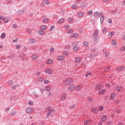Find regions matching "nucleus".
<instances>
[{"mask_svg": "<svg viewBox=\"0 0 125 125\" xmlns=\"http://www.w3.org/2000/svg\"><path fill=\"white\" fill-rule=\"evenodd\" d=\"M74 82V80L72 78H67L65 81V84H70Z\"/></svg>", "mask_w": 125, "mask_h": 125, "instance_id": "f257e3e1", "label": "nucleus"}, {"mask_svg": "<svg viewBox=\"0 0 125 125\" xmlns=\"http://www.w3.org/2000/svg\"><path fill=\"white\" fill-rule=\"evenodd\" d=\"M34 110L32 107H28L26 109V112L28 114H32V113H34Z\"/></svg>", "mask_w": 125, "mask_h": 125, "instance_id": "f03ea898", "label": "nucleus"}, {"mask_svg": "<svg viewBox=\"0 0 125 125\" xmlns=\"http://www.w3.org/2000/svg\"><path fill=\"white\" fill-rule=\"evenodd\" d=\"M71 38H74V39H78L80 37V35L78 33H73L72 34H70Z\"/></svg>", "mask_w": 125, "mask_h": 125, "instance_id": "7ed1b4c3", "label": "nucleus"}, {"mask_svg": "<svg viewBox=\"0 0 125 125\" xmlns=\"http://www.w3.org/2000/svg\"><path fill=\"white\" fill-rule=\"evenodd\" d=\"M103 13L101 12H96L94 14V17L95 18H99L100 17V15H102Z\"/></svg>", "mask_w": 125, "mask_h": 125, "instance_id": "20e7f679", "label": "nucleus"}, {"mask_svg": "<svg viewBox=\"0 0 125 125\" xmlns=\"http://www.w3.org/2000/svg\"><path fill=\"white\" fill-rule=\"evenodd\" d=\"M75 61L76 63H78V64H80V63L82 62V58L80 57H77L75 59Z\"/></svg>", "mask_w": 125, "mask_h": 125, "instance_id": "39448f33", "label": "nucleus"}, {"mask_svg": "<svg viewBox=\"0 0 125 125\" xmlns=\"http://www.w3.org/2000/svg\"><path fill=\"white\" fill-rule=\"evenodd\" d=\"M111 45L112 47H113V48H114V47H116L117 46V41H116V40H113L112 42H111Z\"/></svg>", "mask_w": 125, "mask_h": 125, "instance_id": "423d86ee", "label": "nucleus"}, {"mask_svg": "<svg viewBox=\"0 0 125 125\" xmlns=\"http://www.w3.org/2000/svg\"><path fill=\"white\" fill-rule=\"evenodd\" d=\"M76 88V86L74 84H71L68 87V90L69 91H72L73 89Z\"/></svg>", "mask_w": 125, "mask_h": 125, "instance_id": "0eeeda50", "label": "nucleus"}, {"mask_svg": "<svg viewBox=\"0 0 125 125\" xmlns=\"http://www.w3.org/2000/svg\"><path fill=\"white\" fill-rule=\"evenodd\" d=\"M66 98H67V94H63L61 97V100H62V101H64V100H66Z\"/></svg>", "mask_w": 125, "mask_h": 125, "instance_id": "6e6552de", "label": "nucleus"}, {"mask_svg": "<svg viewBox=\"0 0 125 125\" xmlns=\"http://www.w3.org/2000/svg\"><path fill=\"white\" fill-rule=\"evenodd\" d=\"M45 72L47 73V74H52L53 73V70L50 68H47L45 70Z\"/></svg>", "mask_w": 125, "mask_h": 125, "instance_id": "1a4fd4ad", "label": "nucleus"}, {"mask_svg": "<svg viewBox=\"0 0 125 125\" xmlns=\"http://www.w3.org/2000/svg\"><path fill=\"white\" fill-rule=\"evenodd\" d=\"M75 88H76V91H81V90H82V88H83V85H79L77 86H76Z\"/></svg>", "mask_w": 125, "mask_h": 125, "instance_id": "9d476101", "label": "nucleus"}, {"mask_svg": "<svg viewBox=\"0 0 125 125\" xmlns=\"http://www.w3.org/2000/svg\"><path fill=\"white\" fill-rule=\"evenodd\" d=\"M98 33H99V31H98V30L97 29L95 30L93 35V38H96V37L98 36Z\"/></svg>", "mask_w": 125, "mask_h": 125, "instance_id": "9b49d317", "label": "nucleus"}, {"mask_svg": "<svg viewBox=\"0 0 125 125\" xmlns=\"http://www.w3.org/2000/svg\"><path fill=\"white\" fill-rule=\"evenodd\" d=\"M125 66H119L117 67V71L121 72V71H124V70H125Z\"/></svg>", "mask_w": 125, "mask_h": 125, "instance_id": "f8f14e48", "label": "nucleus"}, {"mask_svg": "<svg viewBox=\"0 0 125 125\" xmlns=\"http://www.w3.org/2000/svg\"><path fill=\"white\" fill-rule=\"evenodd\" d=\"M116 90L117 91H124V88L122 86H118L116 87Z\"/></svg>", "mask_w": 125, "mask_h": 125, "instance_id": "ddd939ff", "label": "nucleus"}, {"mask_svg": "<svg viewBox=\"0 0 125 125\" xmlns=\"http://www.w3.org/2000/svg\"><path fill=\"white\" fill-rule=\"evenodd\" d=\"M52 63H53V60L51 59H49L46 61L47 64H52Z\"/></svg>", "mask_w": 125, "mask_h": 125, "instance_id": "4468645a", "label": "nucleus"}, {"mask_svg": "<svg viewBox=\"0 0 125 125\" xmlns=\"http://www.w3.org/2000/svg\"><path fill=\"white\" fill-rule=\"evenodd\" d=\"M106 120H107V116L104 115L102 117V119H101L102 122L104 123V122H105V121H106Z\"/></svg>", "mask_w": 125, "mask_h": 125, "instance_id": "2eb2a0df", "label": "nucleus"}, {"mask_svg": "<svg viewBox=\"0 0 125 125\" xmlns=\"http://www.w3.org/2000/svg\"><path fill=\"white\" fill-rule=\"evenodd\" d=\"M95 88L96 90H99L101 88V84H99L95 86Z\"/></svg>", "mask_w": 125, "mask_h": 125, "instance_id": "dca6fc26", "label": "nucleus"}, {"mask_svg": "<svg viewBox=\"0 0 125 125\" xmlns=\"http://www.w3.org/2000/svg\"><path fill=\"white\" fill-rule=\"evenodd\" d=\"M71 8L72 9H78L79 8V6L76 4H73L71 6Z\"/></svg>", "mask_w": 125, "mask_h": 125, "instance_id": "f3484780", "label": "nucleus"}, {"mask_svg": "<svg viewBox=\"0 0 125 125\" xmlns=\"http://www.w3.org/2000/svg\"><path fill=\"white\" fill-rule=\"evenodd\" d=\"M115 97H116V93H113L110 96V99L111 100H114V99H115Z\"/></svg>", "mask_w": 125, "mask_h": 125, "instance_id": "a211bd4d", "label": "nucleus"}, {"mask_svg": "<svg viewBox=\"0 0 125 125\" xmlns=\"http://www.w3.org/2000/svg\"><path fill=\"white\" fill-rule=\"evenodd\" d=\"M9 21H10V18L7 17L4 20V23H8Z\"/></svg>", "mask_w": 125, "mask_h": 125, "instance_id": "6ab92c4d", "label": "nucleus"}, {"mask_svg": "<svg viewBox=\"0 0 125 125\" xmlns=\"http://www.w3.org/2000/svg\"><path fill=\"white\" fill-rule=\"evenodd\" d=\"M103 21H104V15H103L102 14V16L100 18L101 24H102V23H103Z\"/></svg>", "mask_w": 125, "mask_h": 125, "instance_id": "aec40b11", "label": "nucleus"}, {"mask_svg": "<svg viewBox=\"0 0 125 125\" xmlns=\"http://www.w3.org/2000/svg\"><path fill=\"white\" fill-rule=\"evenodd\" d=\"M38 57H39L38 56V55H33V56H32L31 58H32V59H33L34 60H36L38 59Z\"/></svg>", "mask_w": 125, "mask_h": 125, "instance_id": "412c9836", "label": "nucleus"}, {"mask_svg": "<svg viewBox=\"0 0 125 125\" xmlns=\"http://www.w3.org/2000/svg\"><path fill=\"white\" fill-rule=\"evenodd\" d=\"M103 52H104V53H105V57H108V56H109V55H110V53L108 52L105 51V50H103Z\"/></svg>", "mask_w": 125, "mask_h": 125, "instance_id": "4be33fe9", "label": "nucleus"}, {"mask_svg": "<svg viewBox=\"0 0 125 125\" xmlns=\"http://www.w3.org/2000/svg\"><path fill=\"white\" fill-rule=\"evenodd\" d=\"M91 111L93 112V113H98V111L96 108H93L91 109Z\"/></svg>", "mask_w": 125, "mask_h": 125, "instance_id": "5701e85b", "label": "nucleus"}, {"mask_svg": "<svg viewBox=\"0 0 125 125\" xmlns=\"http://www.w3.org/2000/svg\"><path fill=\"white\" fill-rule=\"evenodd\" d=\"M105 92H106V90H105L104 89L101 90L99 92V94H103V93H105Z\"/></svg>", "mask_w": 125, "mask_h": 125, "instance_id": "b1692460", "label": "nucleus"}, {"mask_svg": "<svg viewBox=\"0 0 125 125\" xmlns=\"http://www.w3.org/2000/svg\"><path fill=\"white\" fill-rule=\"evenodd\" d=\"M43 1L44 2V3L46 5H48V4H49V3H50L49 0H43Z\"/></svg>", "mask_w": 125, "mask_h": 125, "instance_id": "393cba45", "label": "nucleus"}, {"mask_svg": "<svg viewBox=\"0 0 125 125\" xmlns=\"http://www.w3.org/2000/svg\"><path fill=\"white\" fill-rule=\"evenodd\" d=\"M46 111H51V110H53L54 109H52V108H51V106H48L47 107H46Z\"/></svg>", "mask_w": 125, "mask_h": 125, "instance_id": "a878e982", "label": "nucleus"}, {"mask_svg": "<svg viewBox=\"0 0 125 125\" xmlns=\"http://www.w3.org/2000/svg\"><path fill=\"white\" fill-rule=\"evenodd\" d=\"M114 35H115V33H114V32H109L108 37L109 38H112V37H113Z\"/></svg>", "mask_w": 125, "mask_h": 125, "instance_id": "bb28decb", "label": "nucleus"}, {"mask_svg": "<svg viewBox=\"0 0 125 125\" xmlns=\"http://www.w3.org/2000/svg\"><path fill=\"white\" fill-rule=\"evenodd\" d=\"M29 42L30 43H35V42H36V40L35 39H30L29 40Z\"/></svg>", "mask_w": 125, "mask_h": 125, "instance_id": "cd10ccee", "label": "nucleus"}, {"mask_svg": "<svg viewBox=\"0 0 125 125\" xmlns=\"http://www.w3.org/2000/svg\"><path fill=\"white\" fill-rule=\"evenodd\" d=\"M52 112H53V110H49V112L47 113V117H50V115H51Z\"/></svg>", "mask_w": 125, "mask_h": 125, "instance_id": "c85d7f7f", "label": "nucleus"}, {"mask_svg": "<svg viewBox=\"0 0 125 125\" xmlns=\"http://www.w3.org/2000/svg\"><path fill=\"white\" fill-rule=\"evenodd\" d=\"M49 21V19L48 18H45L43 20L42 22L43 23H47Z\"/></svg>", "mask_w": 125, "mask_h": 125, "instance_id": "c756f323", "label": "nucleus"}, {"mask_svg": "<svg viewBox=\"0 0 125 125\" xmlns=\"http://www.w3.org/2000/svg\"><path fill=\"white\" fill-rule=\"evenodd\" d=\"M45 89V90H46V91H50V90H51V87L49 86H47V87H46Z\"/></svg>", "mask_w": 125, "mask_h": 125, "instance_id": "7c9ffc66", "label": "nucleus"}, {"mask_svg": "<svg viewBox=\"0 0 125 125\" xmlns=\"http://www.w3.org/2000/svg\"><path fill=\"white\" fill-rule=\"evenodd\" d=\"M41 30H43V31H46V30H47V27L44 25H42L41 26Z\"/></svg>", "mask_w": 125, "mask_h": 125, "instance_id": "2f4dec72", "label": "nucleus"}, {"mask_svg": "<svg viewBox=\"0 0 125 125\" xmlns=\"http://www.w3.org/2000/svg\"><path fill=\"white\" fill-rule=\"evenodd\" d=\"M90 123V120H86V121L84 122V125H89Z\"/></svg>", "mask_w": 125, "mask_h": 125, "instance_id": "473e14b6", "label": "nucleus"}, {"mask_svg": "<svg viewBox=\"0 0 125 125\" xmlns=\"http://www.w3.org/2000/svg\"><path fill=\"white\" fill-rule=\"evenodd\" d=\"M73 50L74 51H79V47H78V46H74L73 48Z\"/></svg>", "mask_w": 125, "mask_h": 125, "instance_id": "72a5a7b5", "label": "nucleus"}, {"mask_svg": "<svg viewBox=\"0 0 125 125\" xmlns=\"http://www.w3.org/2000/svg\"><path fill=\"white\" fill-rule=\"evenodd\" d=\"M111 70V66H108L107 67H106L104 71L105 72H109Z\"/></svg>", "mask_w": 125, "mask_h": 125, "instance_id": "f704fd0d", "label": "nucleus"}, {"mask_svg": "<svg viewBox=\"0 0 125 125\" xmlns=\"http://www.w3.org/2000/svg\"><path fill=\"white\" fill-rule=\"evenodd\" d=\"M83 15H84L83 13L79 12L78 16V17H83Z\"/></svg>", "mask_w": 125, "mask_h": 125, "instance_id": "c9c22d12", "label": "nucleus"}, {"mask_svg": "<svg viewBox=\"0 0 125 125\" xmlns=\"http://www.w3.org/2000/svg\"><path fill=\"white\" fill-rule=\"evenodd\" d=\"M63 59H64V57H63V56H59L58 58V60L59 61H61L63 60Z\"/></svg>", "mask_w": 125, "mask_h": 125, "instance_id": "e433bc0d", "label": "nucleus"}, {"mask_svg": "<svg viewBox=\"0 0 125 125\" xmlns=\"http://www.w3.org/2000/svg\"><path fill=\"white\" fill-rule=\"evenodd\" d=\"M70 109H75L76 108V104H75L70 105Z\"/></svg>", "mask_w": 125, "mask_h": 125, "instance_id": "4c0bfd02", "label": "nucleus"}, {"mask_svg": "<svg viewBox=\"0 0 125 125\" xmlns=\"http://www.w3.org/2000/svg\"><path fill=\"white\" fill-rule=\"evenodd\" d=\"M67 34H71V35H72L74 33V31H73V30L70 29L67 32Z\"/></svg>", "mask_w": 125, "mask_h": 125, "instance_id": "58836bf2", "label": "nucleus"}, {"mask_svg": "<svg viewBox=\"0 0 125 125\" xmlns=\"http://www.w3.org/2000/svg\"><path fill=\"white\" fill-rule=\"evenodd\" d=\"M63 22L64 19H61L58 21V24H62V23H63Z\"/></svg>", "mask_w": 125, "mask_h": 125, "instance_id": "ea45409f", "label": "nucleus"}, {"mask_svg": "<svg viewBox=\"0 0 125 125\" xmlns=\"http://www.w3.org/2000/svg\"><path fill=\"white\" fill-rule=\"evenodd\" d=\"M17 87H19V84L14 85L12 87V89H15Z\"/></svg>", "mask_w": 125, "mask_h": 125, "instance_id": "a19ab883", "label": "nucleus"}, {"mask_svg": "<svg viewBox=\"0 0 125 125\" xmlns=\"http://www.w3.org/2000/svg\"><path fill=\"white\" fill-rule=\"evenodd\" d=\"M6 35H5V33H2L1 35H0V38L1 39H4V38H5Z\"/></svg>", "mask_w": 125, "mask_h": 125, "instance_id": "79ce46f5", "label": "nucleus"}, {"mask_svg": "<svg viewBox=\"0 0 125 125\" xmlns=\"http://www.w3.org/2000/svg\"><path fill=\"white\" fill-rule=\"evenodd\" d=\"M94 40L96 42H98V41H99V37L96 36V37L94 38Z\"/></svg>", "mask_w": 125, "mask_h": 125, "instance_id": "37998d69", "label": "nucleus"}, {"mask_svg": "<svg viewBox=\"0 0 125 125\" xmlns=\"http://www.w3.org/2000/svg\"><path fill=\"white\" fill-rule=\"evenodd\" d=\"M11 115H16L17 113H16V111L14 110V111H12L10 112Z\"/></svg>", "mask_w": 125, "mask_h": 125, "instance_id": "c03bdc74", "label": "nucleus"}, {"mask_svg": "<svg viewBox=\"0 0 125 125\" xmlns=\"http://www.w3.org/2000/svg\"><path fill=\"white\" fill-rule=\"evenodd\" d=\"M39 35H44V31L42 30H40L39 31Z\"/></svg>", "mask_w": 125, "mask_h": 125, "instance_id": "a18cd8bd", "label": "nucleus"}, {"mask_svg": "<svg viewBox=\"0 0 125 125\" xmlns=\"http://www.w3.org/2000/svg\"><path fill=\"white\" fill-rule=\"evenodd\" d=\"M87 13H88L87 15H88L89 16H91V15H92L93 12H92V11L91 10V11H88Z\"/></svg>", "mask_w": 125, "mask_h": 125, "instance_id": "49530a36", "label": "nucleus"}, {"mask_svg": "<svg viewBox=\"0 0 125 125\" xmlns=\"http://www.w3.org/2000/svg\"><path fill=\"white\" fill-rule=\"evenodd\" d=\"M73 20H74L73 18H69L68 19V22H69V23H72V22H73Z\"/></svg>", "mask_w": 125, "mask_h": 125, "instance_id": "de8ad7c7", "label": "nucleus"}, {"mask_svg": "<svg viewBox=\"0 0 125 125\" xmlns=\"http://www.w3.org/2000/svg\"><path fill=\"white\" fill-rule=\"evenodd\" d=\"M64 30H68V29H70V26L66 25L64 27Z\"/></svg>", "mask_w": 125, "mask_h": 125, "instance_id": "09e8293b", "label": "nucleus"}, {"mask_svg": "<svg viewBox=\"0 0 125 125\" xmlns=\"http://www.w3.org/2000/svg\"><path fill=\"white\" fill-rule=\"evenodd\" d=\"M103 32L104 34H106V33H107V28L104 27L103 30Z\"/></svg>", "mask_w": 125, "mask_h": 125, "instance_id": "8fccbe9b", "label": "nucleus"}, {"mask_svg": "<svg viewBox=\"0 0 125 125\" xmlns=\"http://www.w3.org/2000/svg\"><path fill=\"white\" fill-rule=\"evenodd\" d=\"M8 83L10 85H12V84H13V82L12 81H8Z\"/></svg>", "mask_w": 125, "mask_h": 125, "instance_id": "3c124183", "label": "nucleus"}, {"mask_svg": "<svg viewBox=\"0 0 125 125\" xmlns=\"http://www.w3.org/2000/svg\"><path fill=\"white\" fill-rule=\"evenodd\" d=\"M81 7H86V4L84 3H82V4L81 5Z\"/></svg>", "mask_w": 125, "mask_h": 125, "instance_id": "603ef678", "label": "nucleus"}, {"mask_svg": "<svg viewBox=\"0 0 125 125\" xmlns=\"http://www.w3.org/2000/svg\"><path fill=\"white\" fill-rule=\"evenodd\" d=\"M90 75H91V72H87L86 75V78L88 77V76H90Z\"/></svg>", "mask_w": 125, "mask_h": 125, "instance_id": "864d4df0", "label": "nucleus"}, {"mask_svg": "<svg viewBox=\"0 0 125 125\" xmlns=\"http://www.w3.org/2000/svg\"><path fill=\"white\" fill-rule=\"evenodd\" d=\"M26 31L28 33H29V34H31V33H32V30H31V29L28 28L27 29Z\"/></svg>", "mask_w": 125, "mask_h": 125, "instance_id": "5fc2aeb1", "label": "nucleus"}, {"mask_svg": "<svg viewBox=\"0 0 125 125\" xmlns=\"http://www.w3.org/2000/svg\"><path fill=\"white\" fill-rule=\"evenodd\" d=\"M121 51H125V46H124L121 48Z\"/></svg>", "mask_w": 125, "mask_h": 125, "instance_id": "6e6d98bb", "label": "nucleus"}, {"mask_svg": "<svg viewBox=\"0 0 125 125\" xmlns=\"http://www.w3.org/2000/svg\"><path fill=\"white\" fill-rule=\"evenodd\" d=\"M83 44L84 45H85V46H87V45H88V43H87V42H83Z\"/></svg>", "mask_w": 125, "mask_h": 125, "instance_id": "4d7b16f0", "label": "nucleus"}, {"mask_svg": "<svg viewBox=\"0 0 125 125\" xmlns=\"http://www.w3.org/2000/svg\"><path fill=\"white\" fill-rule=\"evenodd\" d=\"M39 82H43V78H40L38 79Z\"/></svg>", "mask_w": 125, "mask_h": 125, "instance_id": "13d9d810", "label": "nucleus"}, {"mask_svg": "<svg viewBox=\"0 0 125 125\" xmlns=\"http://www.w3.org/2000/svg\"><path fill=\"white\" fill-rule=\"evenodd\" d=\"M63 55H68L69 54V53L68 52L64 51L63 53Z\"/></svg>", "mask_w": 125, "mask_h": 125, "instance_id": "bf43d9fd", "label": "nucleus"}, {"mask_svg": "<svg viewBox=\"0 0 125 125\" xmlns=\"http://www.w3.org/2000/svg\"><path fill=\"white\" fill-rule=\"evenodd\" d=\"M108 23H109L110 24H111V23H112V20L111 19H109L107 21Z\"/></svg>", "mask_w": 125, "mask_h": 125, "instance_id": "052dcab7", "label": "nucleus"}, {"mask_svg": "<svg viewBox=\"0 0 125 125\" xmlns=\"http://www.w3.org/2000/svg\"><path fill=\"white\" fill-rule=\"evenodd\" d=\"M17 27H18V26L17 24H14L13 25V28H14V29H17Z\"/></svg>", "mask_w": 125, "mask_h": 125, "instance_id": "680f3d73", "label": "nucleus"}, {"mask_svg": "<svg viewBox=\"0 0 125 125\" xmlns=\"http://www.w3.org/2000/svg\"><path fill=\"white\" fill-rule=\"evenodd\" d=\"M103 109H104V107H103V106H100L99 107V110H100V111H103Z\"/></svg>", "mask_w": 125, "mask_h": 125, "instance_id": "e2e57ef3", "label": "nucleus"}, {"mask_svg": "<svg viewBox=\"0 0 125 125\" xmlns=\"http://www.w3.org/2000/svg\"><path fill=\"white\" fill-rule=\"evenodd\" d=\"M54 51V48H51L50 49V52H53Z\"/></svg>", "mask_w": 125, "mask_h": 125, "instance_id": "0e129e2a", "label": "nucleus"}, {"mask_svg": "<svg viewBox=\"0 0 125 125\" xmlns=\"http://www.w3.org/2000/svg\"><path fill=\"white\" fill-rule=\"evenodd\" d=\"M71 48V46L68 45L66 47H65V49H70Z\"/></svg>", "mask_w": 125, "mask_h": 125, "instance_id": "69168bd1", "label": "nucleus"}, {"mask_svg": "<svg viewBox=\"0 0 125 125\" xmlns=\"http://www.w3.org/2000/svg\"><path fill=\"white\" fill-rule=\"evenodd\" d=\"M49 83V81H48V80H45L44 81V83Z\"/></svg>", "mask_w": 125, "mask_h": 125, "instance_id": "338daca9", "label": "nucleus"}, {"mask_svg": "<svg viewBox=\"0 0 125 125\" xmlns=\"http://www.w3.org/2000/svg\"><path fill=\"white\" fill-rule=\"evenodd\" d=\"M113 125V124L112 123V122L111 121L108 122L107 125Z\"/></svg>", "mask_w": 125, "mask_h": 125, "instance_id": "774afa93", "label": "nucleus"}]
</instances>
